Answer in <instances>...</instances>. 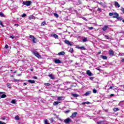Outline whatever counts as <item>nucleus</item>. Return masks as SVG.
Masks as SVG:
<instances>
[{
	"label": "nucleus",
	"instance_id": "nucleus-1",
	"mask_svg": "<svg viewBox=\"0 0 124 124\" xmlns=\"http://www.w3.org/2000/svg\"><path fill=\"white\" fill-rule=\"evenodd\" d=\"M32 54H33L35 57H36L38 59H41V55H40V54H39V53L37 52V51H36V50L32 51Z\"/></svg>",
	"mask_w": 124,
	"mask_h": 124
},
{
	"label": "nucleus",
	"instance_id": "nucleus-2",
	"mask_svg": "<svg viewBox=\"0 0 124 124\" xmlns=\"http://www.w3.org/2000/svg\"><path fill=\"white\" fill-rule=\"evenodd\" d=\"M109 15L110 17L112 16V18H117V17H119V14H118L117 13H109Z\"/></svg>",
	"mask_w": 124,
	"mask_h": 124
},
{
	"label": "nucleus",
	"instance_id": "nucleus-3",
	"mask_svg": "<svg viewBox=\"0 0 124 124\" xmlns=\"http://www.w3.org/2000/svg\"><path fill=\"white\" fill-rule=\"evenodd\" d=\"M22 3L24 5H26V6H30V5L31 4V1H24Z\"/></svg>",
	"mask_w": 124,
	"mask_h": 124
},
{
	"label": "nucleus",
	"instance_id": "nucleus-4",
	"mask_svg": "<svg viewBox=\"0 0 124 124\" xmlns=\"http://www.w3.org/2000/svg\"><path fill=\"white\" fill-rule=\"evenodd\" d=\"M72 122V120L69 118H68L64 120V123L65 124H69V123Z\"/></svg>",
	"mask_w": 124,
	"mask_h": 124
},
{
	"label": "nucleus",
	"instance_id": "nucleus-5",
	"mask_svg": "<svg viewBox=\"0 0 124 124\" xmlns=\"http://www.w3.org/2000/svg\"><path fill=\"white\" fill-rule=\"evenodd\" d=\"M77 114H78L77 112H73L72 114V115L70 116V118H72V119H74V118H75L77 115Z\"/></svg>",
	"mask_w": 124,
	"mask_h": 124
},
{
	"label": "nucleus",
	"instance_id": "nucleus-6",
	"mask_svg": "<svg viewBox=\"0 0 124 124\" xmlns=\"http://www.w3.org/2000/svg\"><path fill=\"white\" fill-rule=\"evenodd\" d=\"M86 74H87L88 76H93V74L92 73V72H91L90 70L87 71Z\"/></svg>",
	"mask_w": 124,
	"mask_h": 124
},
{
	"label": "nucleus",
	"instance_id": "nucleus-7",
	"mask_svg": "<svg viewBox=\"0 0 124 124\" xmlns=\"http://www.w3.org/2000/svg\"><path fill=\"white\" fill-rule=\"evenodd\" d=\"M108 54L110 55V56H111V57H113L114 56V51L113 50L110 49L108 51Z\"/></svg>",
	"mask_w": 124,
	"mask_h": 124
},
{
	"label": "nucleus",
	"instance_id": "nucleus-8",
	"mask_svg": "<svg viewBox=\"0 0 124 124\" xmlns=\"http://www.w3.org/2000/svg\"><path fill=\"white\" fill-rule=\"evenodd\" d=\"M108 29V26L105 25L103 28L102 30L104 31H107V29Z\"/></svg>",
	"mask_w": 124,
	"mask_h": 124
},
{
	"label": "nucleus",
	"instance_id": "nucleus-9",
	"mask_svg": "<svg viewBox=\"0 0 124 124\" xmlns=\"http://www.w3.org/2000/svg\"><path fill=\"white\" fill-rule=\"evenodd\" d=\"M54 62L55 63H62V61L59 59H55L54 60Z\"/></svg>",
	"mask_w": 124,
	"mask_h": 124
},
{
	"label": "nucleus",
	"instance_id": "nucleus-10",
	"mask_svg": "<svg viewBox=\"0 0 124 124\" xmlns=\"http://www.w3.org/2000/svg\"><path fill=\"white\" fill-rule=\"evenodd\" d=\"M65 44H67V45H70V46H72V44L69 42L68 40H65L64 41Z\"/></svg>",
	"mask_w": 124,
	"mask_h": 124
},
{
	"label": "nucleus",
	"instance_id": "nucleus-11",
	"mask_svg": "<svg viewBox=\"0 0 124 124\" xmlns=\"http://www.w3.org/2000/svg\"><path fill=\"white\" fill-rule=\"evenodd\" d=\"M114 5L116 7H118V8H119V7H121V5H120V4H119V3L117 1H115L114 3Z\"/></svg>",
	"mask_w": 124,
	"mask_h": 124
},
{
	"label": "nucleus",
	"instance_id": "nucleus-12",
	"mask_svg": "<svg viewBox=\"0 0 124 124\" xmlns=\"http://www.w3.org/2000/svg\"><path fill=\"white\" fill-rule=\"evenodd\" d=\"M76 48H77L78 49H81L82 50H86V48L84 47V46H77Z\"/></svg>",
	"mask_w": 124,
	"mask_h": 124
},
{
	"label": "nucleus",
	"instance_id": "nucleus-13",
	"mask_svg": "<svg viewBox=\"0 0 124 124\" xmlns=\"http://www.w3.org/2000/svg\"><path fill=\"white\" fill-rule=\"evenodd\" d=\"M29 20H31L33 19L34 20H35V17L33 15H31L29 17Z\"/></svg>",
	"mask_w": 124,
	"mask_h": 124
},
{
	"label": "nucleus",
	"instance_id": "nucleus-14",
	"mask_svg": "<svg viewBox=\"0 0 124 124\" xmlns=\"http://www.w3.org/2000/svg\"><path fill=\"white\" fill-rule=\"evenodd\" d=\"M91 93H92V91H88L84 94V95H85L86 96H88V95H90Z\"/></svg>",
	"mask_w": 124,
	"mask_h": 124
},
{
	"label": "nucleus",
	"instance_id": "nucleus-15",
	"mask_svg": "<svg viewBox=\"0 0 124 124\" xmlns=\"http://www.w3.org/2000/svg\"><path fill=\"white\" fill-rule=\"evenodd\" d=\"M65 54V52L64 51H62L58 53L59 56H63Z\"/></svg>",
	"mask_w": 124,
	"mask_h": 124
},
{
	"label": "nucleus",
	"instance_id": "nucleus-16",
	"mask_svg": "<svg viewBox=\"0 0 124 124\" xmlns=\"http://www.w3.org/2000/svg\"><path fill=\"white\" fill-rule=\"evenodd\" d=\"M28 82H29V83H31V84H34V83H35V81L33 80H31V79L28 80Z\"/></svg>",
	"mask_w": 124,
	"mask_h": 124
},
{
	"label": "nucleus",
	"instance_id": "nucleus-17",
	"mask_svg": "<svg viewBox=\"0 0 124 124\" xmlns=\"http://www.w3.org/2000/svg\"><path fill=\"white\" fill-rule=\"evenodd\" d=\"M100 58L103 59V60H107L108 57L107 56H103V55H101Z\"/></svg>",
	"mask_w": 124,
	"mask_h": 124
},
{
	"label": "nucleus",
	"instance_id": "nucleus-18",
	"mask_svg": "<svg viewBox=\"0 0 124 124\" xmlns=\"http://www.w3.org/2000/svg\"><path fill=\"white\" fill-rule=\"evenodd\" d=\"M32 41L33 43H36V42H37V39H36L35 37H34L32 39Z\"/></svg>",
	"mask_w": 124,
	"mask_h": 124
},
{
	"label": "nucleus",
	"instance_id": "nucleus-19",
	"mask_svg": "<svg viewBox=\"0 0 124 124\" xmlns=\"http://www.w3.org/2000/svg\"><path fill=\"white\" fill-rule=\"evenodd\" d=\"M48 76L51 79H52V80H54V79H55V77H54V76L52 74H50L49 75H48Z\"/></svg>",
	"mask_w": 124,
	"mask_h": 124
},
{
	"label": "nucleus",
	"instance_id": "nucleus-20",
	"mask_svg": "<svg viewBox=\"0 0 124 124\" xmlns=\"http://www.w3.org/2000/svg\"><path fill=\"white\" fill-rule=\"evenodd\" d=\"M118 105L119 106H123V105H124V101L120 102L119 104Z\"/></svg>",
	"mask_w": 124,
	"mask_h": 124
},
{
	"label": "nucleus",
	"instance_id": "nucleus-21",
	"mask_svg": "<svg viewBox=\"0 0 124 124\" xmlns=\"http://www.w3.org/2000/svg\"><path fill=\"white\" fill-rule=\"evenodd\" d=\"M76 4L79 5V4H81V1L80 0H76Z\"/></svg>",
	"mask_w": 124,
	"mask_h": 124
},
{
	"label": "nucleus",
	"instance_id": "nucleus-22",
	"mask_svg": "<svg viewBox=\"0 0 124 124\" xmlns=\"http://www.w3.org/2000/svg\"><path fill=\"white\" fill-rule=\"evenodd\" d=\"M59 103H61V102H58V101L54 102V103H53V105H54L55 106H56V105H59Z\"/></svg>",
	"mask_w": 124,
	"mask_h": 124
},
{
	"label": "nucleus",
	"instance_id": "nucleus-23",
	"mask_svg": "<svg viewBox=\"0 0 124 124\" xmlns=\"http://www.w3.org/2000/svg\"><path fill=\"white\" fill-rule=\"evenodd\" d=\"M41 27H43L44 26H46V22L45 21H43L41 23Z\"/></svg>",
	"mask_w": 124,
	"mask_h": 124
},
{
	"label": "nucleus",
	"instance_id": "nucleus-24",
	"mask_svg": "<svg viewBox=\"0 0 124 124\" xmlns=\"http://www.w3.org/2000/svg\"><path fill=\"white\" fill-rule=\"evenodd\" d=\"M97 124H104V121L97 122Z\"/></svg>",
	"mask_w": 124,
	"mask_h": 124
},
{
	"label": "nucleus",
	"instance_id": "nucleus-25",
	"mask_svg": "<svg viewBox=\"0 0 124 124\" xmlns=\"http://www.w3.org/2000/svg\"><path fill=\"white\" fill-rule=\"evenodd\" d=\"M52 36H53L54 38H59V36L56 34H53Z\"/></svg>",
	"mask_w": 124,
	"mask_h": 124
},
{
	"label": "nucleus",
	"instance_id": "nucleus-26",
	"mask_svg": "<svg viewBox=\"0 0 124 124\" xmlns=\"http://www.w3.org/2000/svg\"><path fill=\"white\" fill-rule=\"evenodd\" d=\"M116 19H117V20H118L119 21H122V20H123V17L117 16L116 17Z\"/></svg>",
	"mask_w": 124,
	"mask_h": 124
},
{
	"label": "nucleus",
	"instance_id": "nucleus-27",
	"mask_svg": "<svg viewBox=\"0 0 124 124\" xmlns=\"http://www.w3.org/2000/svg\"><path fill=\"white\" fill-rule=\"evenodd\" d=\"M15 119L16 121H19V120H20V118L19 117V116L18 115L16 116L15 117Z\"/></svg>",
	"mask_w": 124,
	"mask_h": 124
},
{
	"label": "nucleus",
	"instance_id": "nucleus-28",
	"mask_svg": "<svg viewBox=\"0 0 124 124\" xmlns=\"http://www.w3.org/2000/svg\"><path fill=\"white\" fill-rule=\"evenodd\" d=\"M0 17H5V16L2 12H0Z\"/></svg>",
	"mask_w": 124,
	"mask_h": 124
},
{
	"label": "nucleus",
	"instance_id": "nucleus-29",
	"mask_svg": "<svg viewBox=\"0 0 124 124\" xmlns=\"http://www.w3.org/2000/svg\"><path fill=\"white\" fill-rule=\"evenodd\" d=\"M44 124H50V123H48V120H47L46 119L44 120Z\"/></svg>",
	"mask_w": 124,
	"mask_h": 124
},
{
	"label": "nucleus",
	"instance_id": "nucleus-30",
	"mask_svg": "<svg viewBox=\"0 0 124 124\" xmlns=\"http://www.w3.org/2000/svg\"><path fill=\"white\" fill-rule=\"evenodd\" d=\"M54 16H55V17H56V18H59V17H60L59 15L57 13H54Z\"/></svg>",
	"mask_w": 124,
	"mask_h": 124
},
{
	"label": "nucleus",
	"instance_id": "nucleus-31",
	"mask_svg": "<svg viewBox=\"0 0 124 124\" xmlns=\"http://www.w3.org/2000/svg\"><path fill=\"white\" fill-rule=\"evenodd\" d=\"M113 111H114V112H117V111H119V108H114L113 109Z\"/></svg>",
	"mask_w": 124,
	"mask_h": 124
},
{
	"label": "nucleus",
	"instance_id": "nucleus-32",
	"mask_svg": "<svg viewBox=\"0 0 124 124\" xmlns=\"http://www.w3.org/2000/svg\"><path fill=\"white\" fill-rule=\"evenodd\" d=\"M73 96H74V97H78V96H79V95L77 94H72Z\"/></svg>",
	"mask_w": 124,
	"mask_h": 124
},
{
	"label": "nucleus",
	"instance_id": "nucleus-33",
	"mask_svg": "<svg viewBox=\"0 0 124 124\" xmlns=\"http://www.w3.org/2000/svg\"><path fill=\"white\" fill-rule=\"evenodd\" d=\"M5 97H6V94H3L1 96V98H5Z\"/></svg>",
	"mask_w": 124,
	"mask_h": 124
},
{
	"label": "nucleus",
	"instance_id": "nucleus-34",
	"mask_svg": "<svg viewBox=\"0 0 124 124\" xmlns=\"http://www.w3.org/2000/svg\"><path fill=\"white\" fill-rule=\"evenodd\" d=\"M83 42H87L88 41V39L87 38H84V39L82 40Z\"/></svg>",
	"mask_w": 124,
	"mask_h": 124
},
{
	"label": "nucleus",
	"instance_id": "nucleus-35",
	"mask_svg": "<svg viewBox=\"0 0 124 124\" xmlns=\"http://www.w3.org/2000/svg\"><path fill=\"white\" fill-rule=\"evenodd\" d=\"M0 25L2 27V28H4V25H3V23L2 21H0Z\"/></svg>",
	"mask_w": 124,
	"mask_h": 124
},
{
	"label": "nucleus",
	"instance_id": "nucleus-36",
	"mask_svg": "<svg viewBox=\"0 0 124 124\" xmlns=\"http://www.w3.org/2000/svg\"><path fill=\"white\" fill-rule=\"evenodd\" d=\"M7 86L8 88H9V89H11V84L10 83H7Z\"/></svg>",
	"mask_w": 124,
	"mask_h": 124
},
{
	"label": "nucleus",
	"instance_id": "nucleus-37",
	"mask_svg": "<svg viewBox=\"0 0 124 124\" xmlns=\"http://www.w3.org/2000/svg\"><path fill=\"white\" fill-rule=\"evenodd\" d=\"M11 103H13V104H15V103H16V100H12Z\"/></svg>",
	"mask_w": 124,
	"mask_h": 124
},
{
	"label": "nucleus",
	"instance_id": "nucleus-38",
	"mask_svg": "<svg viewBox=\"0 0 124 124\" xmlns=\"http://www.w3.org/2000/svg\"><path fill=\"white\" fill-rule=\"evenodd\" d=\"M69 52L70 53H71V54H72V53H73V48H71L69 50Z\"/></svg>",
	"mask_w": 124,
	"mask_h": 124
},
{
	"label": "nucleus",
	"instance_id": "nucleus-39",
	"mask_svg": "<svg viewBox=\"0 0 124 124\" xmlns=\"http://www.w3.org/2000/svg\"><path fill=\"white\" fill-rule=\"evenodd\" d=\"M57 99L58 100H62V97H58Z\"/></svg>",
	"mask_w": 124,
	"mask_h": 124
},
{
	"label": "nucleus",
	"instance_id": "nucleus-40",
	"mask_svg": "<svg viewBox=\"0 0 124 124\" xmlns=\"http://www.w3.org/2000/svg\"><path fill=\"white\" fill-rule=\"evenodd\" d=\"M15 38V36H14L13 35L10 36V38H12V39H14Z\"/></svg>",
	"mask_w": 124,
	"mask_h": 124
},
{
	"label": "nucleus",
	"instance_id": "nucleus-41",
	"mask_svg": "<svg viewBox=\"0 0 124 124\" xmlns=\"http://www.w3.org/2000/svg\"><path fill=\"white\" fill-rule=\"evenodd\" d=\"M93 93H97V90H96L95 89H93Z\"/></svg>",
	"mask_w": 124,
	"mask_h": 124
},
{
	"label": "nucleus",
	"instance_id": "nucleus-42",
	"mask_svg": "<svg viewBox=\"0 0 124 124\" xmlns=\"http://www.w3.org/2000/svg\"><path fill=\"white\" fill-rule=\"evenodd\" d=\"M105 37L106 39H110V38L108 35H105Z\"/></svg>",
	"mask_w": 124,
	"mask_h": 124
},
{
	"label": "nucleus",
	"instance_id": "nucleus-43",
	"mask_svg": "<svg viewBox=\"0 0 124 124\" xmlns=\"http://www.w3.org/2000/svg\"><path fill=\"white\" fill-rule=\"evenodd\" d=\"M98 3L99 4H100V5H102V6H103V5H104V3H103V2H98Z\"/></svg>",
	"mask_w": 124,
	"mask_h": 124
},
{
	"label": "nucleus",
	"instance_id": "nucleus-44",
	"mask_svg": "<svg viewBox=\"0 0 124 124\" xmlns=\"http://www.w3.org/2000/svg\"><path fill=\"white\" fill-rule=\"evenodd\" d=\"M88 30H93V27H88Z\"/></svg>",
	"mask_w": 124,
	"mask_h": 124
},
{
	"label": "nucleus",
	"instance_id": "nucleus-45",
	"mask_svg": "<svg viewBox=\"0 0 124 124\" xmlns=\"http://www.w3.org/2000/svg\"><path fill=\"white\" fill-rule=\"evenodd\" d=\"M121 11L124 14V8L122 7L121 9Z\"/></svg>",
	"mask_w": 124,
	"mask_h": 124
},
{
	"label": "nucleus",
	"instance_id": "nucleus-46",
	"mask_svg": "<svg viewBox=\"0 0 124 124\" xmlns=\"http://www.w3.org/2000/svg\"><path fill=\"white\" fill-rule=\"evenodd\" d=\"M29 37H30V38H31V39H32L34 37V36H32V35H30V36H29Z\"/></svg>",
	"mask_w": 124,
	"mask_h": 124
},
{
	"label": "nucleus",
	"instance_id": "nucleus-47",
	"mask_svg": "<svg viewBox=\"0 0 124 124\" xmlns=\"http://www.w3.org/2000/svg\"><path fill=\"white\" fill-rule=\"evenodd\" d=\"M45 86H50V83H45Z\"/></svg>",
	"mask_w": 124,
	"mask_h": 124
},
{
	"label": "nucleus",
	"instance_id": "nucleus-48",
	"mask_svg": "<svg viewBox=\"0 0 124 124\" xmlns=\"http://www.w3.org/2000/svg\"><path fill=\"white\" fill-rule=\"evenodd\" d=\"M27 16V15L26 14H23L22 16L21 17H26Z\"/></svg>",
	"mask_w": 124,
	"mask_h": 124
},
{
	"label": "nucleus",
	"instance_id": "nucleus-49",
	"mask_svg": "<svg viewBox=\"0 0 124 124\" xmlns=\"http://www.w3.org/2000/svg\"><path fill=\"white\" fill-rule=\"evenodd\" d=\"M98 11H100V12H101V8H98V10H97Z\"/></svg>",
	"mask_w": 124,
	"mask_h": 124
},
{
	"label": "nucleus",
	"instance_id": "nucleus-50",
	"mask_svg": "<svg viewBox=\"0 0 124 124\" xmlns=\"http://www.w3.org/2000/svg\"><path fill=\"white\" fill-rule=\"evenodd\" d=\"M5 49H7L8 48V45H6L5 46Z\"/></svg>",
	"mask_w": 124,
	"mask_h": 124
},
{
	"label": "nucleus",
	"instance_id": "nucleus-51",
	"mask_svg": "<svg viewBox=\"0 0 124 124\" xmlns=\"http://www.w3.org/2000/svg\"><path fill=\"white\" fill-rule=\"evenodd\" d=\"M0 124H5V123L2 122L0 121Z\"/></svg>",
	"mask_w": 124,
	"mask_h": 124
},
{
	"label": "nucleus",
	"instance_id": "nucleus-52",
	"mask_svg": "<svg viewBox=\"0 0 124 124\" xmlns=\"http://www.w3.org/2000/svg\"><path fill=\"white\" fill-rule=\"evenodd\" d=\"M14 81H15L16 82H18V81H19V80L16 79H15V78H14Z\"/></svg>",
	"mask_w": 124,
	"mask_h": 124
},
{
	"label": "nucleus",
	"instance_id": "nucleus-53",
	"mask_svg": "<svg viewBox=\"0 0 124 124\" xmlns=\"http://www.w3.org/2000/svg\"><path fill=\"white\" fill-rule=\"evenodd\" d=\"M90 80H93V77H90Z\"/></svg>",
	"mask_w": 124,
	"mask_h": 124
},
{
	"label": "nucleus",
	"instance_id": "nucleus-54",
	"mask_svg": "<svg viewBox=\"0 0 124 124\" xmlns=\"http://www.w3.org/2000/svg\"><path fill=\"white\" fill-rule=\"evenodd\" d=\"M86 103H86V102H83V103H82V105H85V104H86Z\"/></svg>",
	"mask_w": 124,
	"mask_h": 124
},
{
	"label": "nucleus",
	"instance_id": "nucleus-55",
	"mask_svg": "<svg viewBox=\"0 0 124 124\" xmlns=\"http://www.w3.org/2000/svg\"><path fill=\"white\" fill-rule=\"evenodd\" d=\"M14 26H16V27H19V24H15Z\"/></svg>",
	"mask_w": 124,
	"mask_h": 124
},
{
	"label": "nucleus",
	"instance_id": "nucleus-56",
	"mask_svg": "<svg viewBox=\"0 0 124 124\" xmlns=\"http://www.w3.org/2000/svg\"><path fill=\"white\" fill-rule=\"evenodd\" d=\"M110 97H112V96H114V94H111L110 95Z\"/></svg>",
	"mask_w": 124,
	"mask_h": 124
},
{
	"label": "nucleus",
	"instance_id": "nucleus-57",
	"mask_svg": "<svg viewBox=\"0 0 124 124\" xmlns=\"http://www.w3.org/2000/svg\"><path fill=\"white\" fill-rule=\"evenodd\" d=\"M31 71H33V68H31V69H30Z\"/></svg>",
	"mask_w": 124,
	"mask_h": 124
},
{
	"label": "nucleus",
	"instance_id": "nucleus-58",
	"mask_svg": "<svg viewBox=\"0 0 124 124\" xmlns=\"http://www.w3.org/2000/svg\"><path fill=\"white\" fill-rule=\"evenodd\" d=\"M83 20H85V21H87V19L85 17H83Z\"/></svg>",
	"mask_w": 124,
	"mask_h": 124
},
{
	"label": "nucleus",
	"instance_id": "nucleus-59",
	"mask_svg": "<svg viewBox=\"0 0 124 124\" xmlns=\"http://www.w3.org/2000/svg\"><path fill=\"white\" fill-rule=\"evenodd\" d=\"M121 62H124V59H122Z\"/></svg>",
	"mask_w": 124,
	"mask_h": 124
},
{
	"label": "nucleus",
	"instance_id": "nucleus-60",
	"mask_svg": "<svg viewBox=\"0 0 124 124\" xmlns=\"http://www.w3.org/2000/svg\"><path fill=\"white\" fill-rule=\"evenodd\" d=\"M2 120L4 121L5 120V117L2 118Z\"/></svg>",
	"mask_w": 124,
	"mask_h": 124
},
{
	"label": "nucleus",
	"instance_id": "nucleus-61",
	"mask_svg": "<svg viewBox=\"0 0 124 124\" xmlns=\"http://www.w3.org/2000/svg\"><path fill=\"white\" fill-rule=\"evenodd\" d=\"M70 110H67L65 111V113H69Z\"/></svg>",
	"mask_w": 124,
	"mask_h": 124
},
{
	"label": "nucleus",
	"instance_id": "nucleus-62",
	"mask_svg": "<svg viewBox=\"0 0 124 124\" xmlns=\"http://www.w3.org/2000/svg\"><path fill=\"white\" fill-rule=\"evenodd\" d=\"M78 25L79 26H81L82 23H78Z\"/></svg>",
	"mask_w": 124,
	"mask_h": 124
},
{
	"label": "nucleus",
	"instance_id": "nucleus-63",
	"mask_svg": "<svg viewBox=\"0 0 124 124\" xmlns=\"http://www.w3.org/2000/svg\"><path fill=\"white\" fill-rule=\"evenodd\" d=\"M23 85H24V86H27V83H23Z\"/></svg>",
	"mask_w": 124,
	"mask_h": 124
},
{
	"label": "nucleus",
	"instance_id": "nucleus-64",
	"mask_svg": "<svg viewBox=\"0 0 124 124\" xmlns=\"http://www.w3.org/2000/svg\"><path fill=\"white\" fill-rule=\"evenodd\" d=\"M86 104H90V102H86Z\"/></svg>",
	"mask_w": 124,
	"mask_h": 124
}]
</instances>
